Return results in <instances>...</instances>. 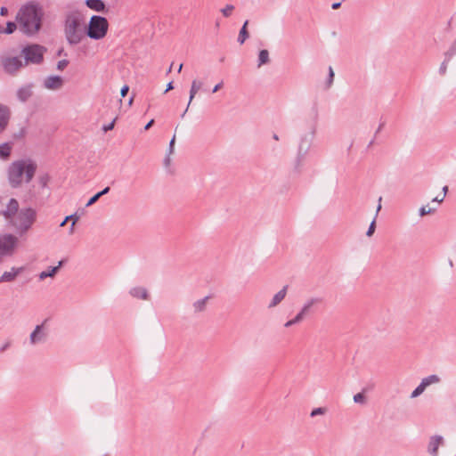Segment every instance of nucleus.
Returning a JSON list of instances; mask_svg holds the SVG:
<instances>
[{"mask_svg":"<svg viewBox=\"0 0 456 456\" xmlns=\"http://www.w3.org/2000/svg\"><path fill=\"white\" fill-rule=\"evenodd\" d=\"M2 215L8 224L17 232L18 234L27 233L34 225L37 220L35 208L27 207L20 208L16 199H10Z\"/></svg>","mask_w":456,"mask_h":456,"instance_id":"1","label":"nucleus"},{"mask_svg":"<svg viewBox=\"0 0 456 456\" xmlns=\"http://www.w3.org/2000/svg\"><path fill=\"white\" fill-rule=\"evenodd\" d=\"M15 20L22 28H41L45 25L44 7L38 1H28L20 7Z\"/></svg>","mask_w":456,"mask_h":456,"instance_id":"2","label":"nucleus"},{"mask_svg":"<svg viewBox=\"0 0 456 456\" xmlns=\"http://www.w3.org/2000/svg\"><path fill=\"white\" fill-rule=\"evenodd\" d=\"M37 166L31 159H20L12 161L7 168V179L12 188H19L33 179Z\"/></svg>","mask_w":456,"mask_h":456,"instance_id":"3","label":"nucleus"},{"mask_svg":"<svg viewBox=\"0 0 456 456\" xmlns=\"http://www.w3.org/2000/svg\"><path fill=\"white\" fill-rule=\"evenodd\" d=\"M19 245V239L17 236L6 233L0 236V263L4 257L12 256Z\"/></svg>","mask_w":456,"mask_h":456,"instance_id":"4","label":"nucleus"},{"mask_svg":"<svg viewBox=\"0 0 456 456\" xmlns=\"http://www.w3.org/2000/svg\"><path fill=\"white\" fill-rule=\"evenodd\" d=\"M46 49L39 45H29L21 50V54L25 59V64H40L44 59V53Z\"/></svg>","mask_w":456,"mask_h":456,"instance_id":"5","label":"nucleus"},{"mask_svg":"<svg viewBox=\"0 0 456 456\" xmlns=\"http://www.w3.org/2000/svg\"><path fill=\"white\" fill-rule=\"evenodd\" d=\"M315 135V130L313 129L309 134H305L300 137L298 148H297V167L301 166L304 159L307 155L312 143L313 140Z\"/></svg>","mask_w":456,"mask_h":456,"instance_id":"6","label":"nucleus"},{"mask_svg":"<svg viewBox=\"0 0 456 456\" xmlns=\"http://www.w3.org/2000/svg\"><path fill=\"white\" fill-rule=\"evenodd\" d=\"M45 322L35 327L28 338L29 345L32 346L45 344L49 337V330L45 325Z\"/></svg>","mask_w":456,"mask_h":456,"instance_id":"7","label":"nucleus"},{"mask_svg":"<svg viewBox=\"0 0 456 456\" xmlns=\"http://www.w3.org/2000/svg\"><path fill=\"white\" fill-rule=\"evenodd\" d=\"M66 28H86V18L77 11L69 12L65 20Z\"/></svg>","mask_w":456,"mask_h":456,"instance_id":"8","label":"nucleus"},{"mask_svg":"<svg viewBox=\"0 0 456 456\" xmlns=\"http://www.w3.org/2000/svg\"><path fill=\"white\" fill-rule=\"evenodd\" d=\"M2 67L7 74L14 75L22 66L23 62L20 57H3L1 60Z\"/></svg>","mask_w":456,"mask_h":456,"instance_id":"9","label":"nucleus"},{"mask_svg":"<svg viewBox=\"0 0 456 456\" xmlns=\"http://www.w3.org/2000/svg\"><path fill=\"white\" fill-rule=\"evenodd\" d=\"M444 444V439L440 435L430 436L427 446V451L430 456H438L439 447Z\"/></svg>","mask_w":456,"mask_h":456,"instance_id":"10","label":"nucleus"},{"mask_svg":"<svg viewBox=\"0 0 456 456\" xmlns=\"http://www.w3.org/2000/svg\"><path fill=\"white\" fill-rule=\"evenodd\" d=\"M63 86V79L60 76H49L44 80V86L49 90H58Z\"/></svg>","mask_w":456,"mask_h":456,"instance_id":"11","label":"nucleus"},{"mask_svg":"<svg viewBox=\"0 0 456 456\" xmlns=\"http://www.w3.org/2000/svg\"><path fill=\"white\" fill-rule=\"evenodd\" d=\"M321 303V297H311L305 302L304 305L302 306L298 314L301 315L303 319H305V317L312 312L313 307Z\"/></svg>","mask_w":456,"mask_h":456,"instance_id":"12","label":"nucleus"},{"mask_svg":"<svg viewBox=\"0 0 456 456\" xmlns=\"http://www.w3.org/2000/svg\"><path fill=\"white\" fill-rule=\"evenodd\" d=\"M108 20L104 17L94 15L86 28H108Z\"/></svg>","mask_w":456,"mask_h":456,"instance_id":"13","label":"nucleus"},{"mask_svg":"<svg viewBox=\"0 0 456 456\" xmlns=\"http://www.w3.org/2000/svg\"><path fill=\"white\" fill-rule=\"evenodd\" d=\"M86 37L84 30H66V38L70 45H77Z\"/></svg>","mask_w":456,"mask_h":456,"instance_id":"14","label":"nucleus"},{"mask_svg":"<svg viewBox=\"0 0 456 456\" xmlns=\"http://www.w3.org/2000/svg\"><path fill=\"white\" fill-rule=\"evenodd\" d=\"M129 295L134 298L142 300H148L150 297L148 289L141 286L131 288L129 290Z\"/></svg>","mask_w":456,"mask_h":456,"instance_id":"15","label":"nucleus"},{"mask_svg":"<svg viewBox=\"0 0 456 456\" xmlns=\"http://www.w3.org/2000/svg\"><path fill=\"white\" fill-rule=\"evenodd\" d=\"M454 54H456V38L450 49L445 53V60L442 62L439 68L440 75L444 76L446 73L447 62Z\"/></svg>","mask_w":456,"mask_h":456,"instance_id":"16","label":"nucleus"},{"mask_svg":"<svg viewBox=\"0 0 456 456\" xmlns=\"http://www.w3.org/2000/svg\"><path fill=\"white\" fill-rule=\"evenodd\" d=\"M23 272V267H12L11 271L4 272L0 277V282H11Z\"/></svg>","mask_w":456,"mask_h":456,"instance_id":"17","label":"nucleus"},{"mask_svg":"<svg viewBox=\"0 0 456 456\" xmlns=\"http://www.w3.org/2000/svg\"><path fill=\"white\" fill-rule=\"evenodd\" d=\"M10 118L9 108L0 103V133H2L7 126Z\"/></svg>","mask_w":456,"mask_h":456,"instance_id":"18","label":"nucleus"},{"mask_svg":"<svg viewBox=\"0 0 456 456\" xmlns=\"http://www.w3.org/2000/svg\"><path fill=\"white\" fill-rule=\"evenodd\" d=\"M288 286H284L280 291H278L271 302L268 305V308H273L278 305L286 297Z\"/></svg>","mask_w":456,"mask_h":456,"instance_id":"19","label":"nucleus"},{"mask_svg":"<svg viewBox=\"0 0 456 456\" xmlns=\"http://www.w3.org/2000/svg\"><path fill=\"white\" fill-rule=\"evenodd\" d=\"M210 297L207 296L203 298L198 299L192 303V309L194 314H200L207 309V305Z\"/></svg>","mask_w":456,"mask_h":456,"instance_id":"20","label":"nucleus"},{"mask_svg":"<svg viewBox=\"0 0 456 456\" xmlns=\"http://www.w3.org/2000/svg\"><path fill=\"white\" fill-rule=\"evenodd\" d=\"M31 95H32V86L31 85H27V86H21L17 91V97L22 102H26Z\"/></svg>","mask_w":456,"mask_h":456,"instance_id":"21","label":"nucleus"},{"mask_svg":"<svg viewBox=\"0 0 456 456\" xmlns=\"http://www.w3.org/2000/svg\"><path fill=\"white\" fill-rule=\"evenodd\" d=\"M62 261H60L57 266L49 267L48 270L41 272L38 275L39 280L43 281L48 277H54L55 274L58 273L60 267L62 265Z\"/></svg>","mask_w":456,"mask_h":456,"instance_id":"22","label":"nucleus"},{"mask_svg":"<svg viewBox=\"0 0 456 456\" xmlns=\"http://www.w3.org/2000/svg\"><path fill=\"white\" fill-rule=\"evenodd\" d=\"M203 83L200 80L194 79L191 82V89H190V98L188 102V107H190L191 102L194 99L195 95L202 88Z\"/></svg>","mask_w":456,"mask_h":456,"instance_id":"23","label":"nucleus"},{"mask_svg":"<svg viewBox=\"0 0 456 456\" xmlns=\"http://www.w3.org/2000/svg\"><path fill=\"white\" fill-rule=\"evenodd\" d=\"M441 382V378L436 374H432L423 378L420 381V384L426 388L431 385L439 384Z\"/></svg>","mask_w":456,"mask_h":456,"instance_id":"24","label":"nucleus"},{"mask_svg":"<svg viewBox=\"0 0 456 456\" xmlns=\"http://www.w3.org/2000/svg\"><path fill=\"white\" fill-rule=\"evenodd\" d=\"M86 5L96 12H101L104 9L105 4L102 0H86Z\"/></svg>","mask_w":456,"mask_h":456,"instance_id":"25","label":"nucleus"},{"mask_svg":"<svg viewBox=\"0 0 456 456\" xmlns=\"http://www.w3.org/2000/svg\"><path fill=\"white\" fill-rule=\"evenodd\" d=\"M12 151V143L4 142L0 144V158L2 159H7Z\"/></svg>","mask_w":456,"mask_h":456,"instance_id":"26","label":"nucleus"},{"mask_svg":"<svg viewBox=\"0 0 456 456\" xmlns=\"http://www.w3.org/2000/svg\"><path fill=\"white\" fill-rule=\"evenodd\" d=\"M86 37H88L92 39H101L106 36L108 30H84Z\"/></svg>","mask_w":456,"mask_h":456,"instance_id":"27","label":"nucleus"},{"mask_svg":"<svg viewBox=\"0 0 456 456\" xmlns=\"http://www.w3.org/2000/svg\"><path fill=\"white\" fill-rule=\"evenodd\" d=\"M328 71H329L328 77L325 80L324 86H323V88L325 90H329L333 86L334 77H335V73H334V70L331 66L329 67Z\"/></svg>","mask_w":456,"mask_h":456,"instance_id":"28","label":"nucleus"},{"mask_svg":"<svg viewBox=\"0 0 456 456\" xmlns=\"http://www.w3.org/2000/svg\"><path fill=\"white\" fill-rule=\"evenodd\" d=\"M269 53L267 50H261L258 54L257 67H261L269 62Z\"/></svg>","mask_w":456,"mask_h":456,"instance_id":"29","label":"nucleus"},{"mask_svg":"<svg viewBox=\"0 0 456 456\" xmlns=\"http://www.w3.org/2000/svg\"><path fill=\"white\" fill-rule=\"evenodd\" d=\"M426 390V387H423L420 383L419 385L411 392L410 397L411 399L413 398H417L418 396H419L420 395H422L424 393V391Z\"/></svg>","mask_w":456,"mask_h":456,"instance_id":"30","label":"nucleus"},{"mask_svg":"<svg viewBox=\"0 0 456 456\" xmlns=\"http://www.w3.org/2000/svg\"><path fill=\"white\" fill-rule=\"evenodd\" d=\"M304 319L301 317V315L297 313V314L291 320L288 321L285 324H284V327L286 328H289L291 327L292 325H295V324H297L299 323L300 322H302Z\"/></svg>","mask_w":456,"mask_h":456,"instance_id":"31","label":"nucleus"},{"mask_svg":"<svg viewBox=\"0 0 456 456\" xmlns=\"http://www.w3.org/2000/svg\"><path fill=\"white\" fill-rule=\"evenodd\" d=\"M328 411L327 408L325 407H318V408H314L311 413H310V416L312 418L314 417H316V416H319V415H324L326 414Z\"/></svg>","mask_w":456,"mask_h":456,"instance_id":"32","label":"nucleus"},{"mask_svg":"<svg viewBox=\"0 0 456 456\" xmlns=\"http://www.w3.org/2000/svg\"><path fill=\"white\" fill-rule=\"evenodd\" d=\"M353 399L355 403L364 404L366 403V397L363 393L354 395Z\"/></svg>","mask_w":456,"mask_h":456,"instance_id":"33","label":"nucleus"},{"mask_svg":"<svg viewBox=\"0 0 456 456\" xmlns=\"http://www.w3.org/2000/svg\"><path fill=\"white\" fill-rule=\"evenodd\" d=\"M248 30H240V35L238 37V42L242 45L247 38H248Z\"/></svg>","mask_w":456,"mask_h":456,"instance_id":"34","label":"nucleus"},{"mask_svg":"<svg viewBox=\"0 0 456 456\" xmlns=\"http://www.w3.org/2000/svg\"><path fill=\"white\" fill-rule=\"evenodd\" d=\"M234 10V6L232 4H227L225 7H224L221 12L224 16L229 17Z\"/></svg>","mask_w":456,"mask_h":456,"instance_id":"35","label":"nucleus"},{"mask_svg":"<svg viewBox=\"0 0 456 456\" xmlns=\"http://www.w3.org/2000/svg\"><path fill=\"white\" fill-rule=\"evenodd\" d=\"M435 211L434 208H428L426 206H422L419 209V216H424L426 215H429L431 213H433Z\"/></svg>","mask_w":456,"mask_h":456,"instance_id":"36","label":"nucleus"},{"mask_svg":"<svg viewBox=\"0 0 456 456\" xmlns=\"http://www.w3.org/2000/svg\"><path fill=\"white\" fill-rule=\"evenodd\" d=\"M375 229H376V216L374 217V219L371 221L368 230H367V232H366V235L368 237H371L375 232Z\"/></svg>","mask_w":456,"mask_h":456,"instance_id":"37","label":"nucleus"},{"mask_svg":"<svg viewBox=\"0 0 456 456\" xmlns=\"http://www.w3.org/2000/svg\"><path fill=\"white\" fill-rule=\"evenodd\" d=\"M48 182H49V176L47 175H42L39 177V183L43 188L47 186Z\"/></svg>","mask_w":456,"mask_h":456,"instance_id":"38","label":"nucleus"},{"mask_svg":"<svg viewBox=\"0 0 456 456\" xmlns=\"http://www.w3.org/2000/svg\"><path fill=\"white\" fill-rule=\"evenodd\" d=\"M68 64H69L68 60L59 61L57 63V69L63 70L68 66Z\"/></svg>","mask_w":456,"mask_h":456,"instance_id":"39","label":"nucleus"},{"mask_svg":"<svg viewBox=\"0 0 456 456\" xmlns=\"http://www.w3.org/2000/svg\"><path fill=\"white\" fill-rule=\"evenodd\" d=\"M79 220V216L77 213L67 216L65 217V221H72V223H77Z\"/></svg>","mask_w":456,"mask_h":456,"instance_id":"40","label":"nucleus"},{"mask_svg":"<svg viewBox=\"0 0 456 456\" xmlns=\"http://www.w3.org/2000/svg\"><path fill=\"white\" fill-rule=\"evenodd\" d=\"M100 199V197H98L97 193L94 194L92 198L89 199V200L87 201L86 203V207H89V206H92L93 204H94L98 200Z\"/></svg>","mask_w":456,"mask_h":456,"instance_id":"41","label":"nucleus"},{"mask_svg":"<svg viewBox=\"0 0 456 456\" xmlns=\"http://www.w3.org/2000/svg\"><path fill=\"white\" fill-rule=\"evenodd\" d=\"M175 142V135L173 136V138L171 139V141L169 142V147H168L169 154H172L174 152Z\"/></svg>","mask_w":456,"mask_h":456,"instance_id":"42","label":"nucleus"},{"mask_svg":"<svg viewBox=\"0 0 456 456\" xmlns=\"http://www.w3.org/2000/svg\"><path fill=\"white\" fill-rule=\"evenodd\" d=\"M114 124H115V120H113L112 122H110L108 125L103 126V127H102L103 131L108 132L110 130H112L114 127Z\"/></svg>","mask_w":456,"mask_h":456,"instance_id":"43","label":"nucleus"},{"mask_svg":"<svg viewBox=\"0 0 456 456\" xmlns=\"http://www.w3.org/2000/svg\"><path fill=\"white\" fill-rule=\"evenodd\" d=\"M128 91H129V86H126V85H125V86L121 88V90H120V94H121V96H122V97H125V96L127 94Z\"/></svg>","mask_w":456,"mask_h":456,"instance_id":"44","label":"nucleus"},{"mask_svg":"<svg viewBox=\"0 0 456 456\" xmlns=\"http://www.w3.org/2000/svg\"><path fill=\"white\" fill-rule=\"evenodd\" d=\"M223 86H224V82H223V81H220L218 84H216V85L214 86V88H213V90H212V93H213V94H214V93H216L218 90H220V89L223 87Z\"/></svg>","mask_w":456,"mask_h":456,"instance_id":"45","label":"nucleus"},{"mask_svg":"<svg viewBox=\"0 0 456 456\" xmlns=\"http://www.w3.org/2000/svg\"><path fill=\"white\" fill-rule=\"evenodd\" d=\"M109 191H110V187H106L102 191L97 192V195H98V197L101 198L102 196L107 194Z\"/></svg>","mask_w":456,"mask_h":456,"instance_id":"46","label":"nucleus"},{"mask_svg":"<svg viewBox=\"0 0 456 456\" xmlns=\"http://www.w3.org/2000/svg\"><path fill=\"white\" fill-rule=\"evenodd\" d=\"M17 22L12 21L7 22L6 28H17Z\"/></svg>","mask_w":456,"mask_h":456,"instance_id":"47","label":"nucleus"},{"mask_svg":"<svg viewBox=\"0 0 456 456\" xmlns=\"http://www.w3.org/2000/svg\"><path fill=\"white\" fill-rule=\"evenodd\" d=\"M444 196H441V197H440V196H436V198H434V199L432 200V201H433V202H438V203H441V202H443V201H444Z\"/></svg>","mask_w":456,"mask_h":456,"instance_id":"48","label":"nucleus"},{"mask_svg":"<svg viewBox=\"0 0 456 456\" xmlns=\"http://www.w3.org/2000/svg\"><path fill=\"white\" fill-rule=\"evenodd\" d=\"M170 155L171 154L168 153L167 156L164 159V165L166 167H168L170 165Z\"/></svg>","mask_w":456,"mask_h":456,"instance_id":"49","label":"nucleus"},{"mask_svg":"<svg viewBox=\"0 0 456 456\" xmlns=\"http://www.w3.org/2000/svg\"><path fill=\"white\" fill-rule=\"evenodd\" d=\"M174 88V86H173V82H169L167 85V87H166V90H165V94L169 92L170 90H172Z\"/></svg>","mask_w":456,"mask_h":456,"instance_id":"50","label":"nucleus"},{"mask_svg":"<svg viewBox=\"0 0 456 456\" xmlns=\"http://www.w3.org/2000/svg\"><path fill=\"white\" fill-rule=\"evenodd\" d=\"M153 123H154V119L150 120V121L145 125L144 129H145V130L150 129V128L151 127V126L153 125Z\"/></svg>","mask_w":456,"mask_h":456,"instance_id":"51","label":"nucleus"},{"mask_svg":"<svg viewBox=\"0 0 456 456\" xmlns=\"http://www.w3.org/2000/svg\"><path fill=\"white\" fill-rule=\"evenodd\" d=\"M75 224H76V223H71V224H70V227H69V233L70 235L73 234L74 232H75Z\"/></svg>","mask_w":456,"mask_h":456,"instance_id":"52","label":"nucleus"},{"mask_svg":"<svg viewBox=\"0 0 456 456\" xmlns=\"http://www.w3.org/2000/svg\"><path fill=\"white\" fill-rule=\"evenodd\" d=\"M381 200H382V198H381V197H379V205H378V207H377L376 215H375V216H376V217H377V216H378V213H379V210L381 209V203H380V202H381Z\"/></svg>","mask_w":456,"mask_h":456,"instance_id":"53","label":"nucleus"},{"mask_svg":"<svg viewBox=\"0 0 456 456\" xmlns=\"http://www.w3.org/2000/svg\"><path fill=\"white\" fill-rule=\"evenodd\" d=\"M384 125H385L384 123L379 124L378 129L376 130V134L379 133L382 130V128L384 127Z\"/></svg>","mask_w":456,"mask_h":456,"instance_id":"54","label":"nucleus"},{"mask_svg":"<svg viewBox=\"0 0 456 456\" xmlns=\"http://www.w3.org/2000/svg\"><path fill=\"white\" fill-rule=\"evenodd\" d=\"M341 5V3L338 2V3H334L332 4V9H337L338 8L339 6Z\"/></svg>","mask_w":456,"mask_h":456,"instance_id":"55","label":"nucleus"},{"mask_svg":"<svg viewBox=\"0 0 456 456\" xmlns=\"http://www.w3.org/2000/svg\"><path fill=\"white\" fill-rule=\"evenodd\" d=\"M447 191H448V187L447 186H444L443 187V195L444 197H445L446 193H447Z\"/></svg>","mask_w":456,"mask_h":456,"instance_id":"56","label":"nucleus"},{"mask_svg":"<svg viewBox=\"0 0 456 456\" xmlns=\"http://www.w3.org/2000/svg\"><path fill=\"white\" fill-rule=\"evenodd\" d=\"M6 13H7V8H5V7H2V8H1V14H2V15H5Z\"/></svg>","mask_w":456,"mask_h":456,"instance_id":"57","label":"nucleus"},{"mask_svg":"<svg viewBox=\"0 0 456 456\" xmlns=\"http://www.w3.org/2000/svg\"><path fill=\"white\" fill-rule=\"evenodd\" d=\"M248 26V20H246L244 24L242 25L241 28H247Z\"/></svg>","mask_w":456,"mask_h":456,"instance_id":"58","label":"nucleus"},{"mask_svg":"<svg viewBox=\"0 0 456 456\" xmlns=\"http://www.w3.org/2000/svg\"><path fill=\"white\" fill-rule=\"evenodd\" d=\"M69 221H65V218L63 219V221L60 224V226L61 227H63L66 225V224L68 223Z\"/></svg>","mask_w":456,"mask_h":456,"instance_id":"59","label":"nucleus"},{"mask_svg":"<svg viewBox=\"0 0 456 456\" xmlns=\"http://www.w3.org/2000/svg\"><path fill=\"white\" fill-rule=\"evenodd\" d=\"M14 30H0V32H4L5 34H12Z\"/></svg>","mask_w":456,"mask_h":456,"instance_id":"60","label":"nucleus"},{"mask_svg":"<svg viewBox=\"0 0 456 456\" xmlns=\"http://www.w3.org/2000/svg\"><path fill=\"white\" fill-rule=\"evenodd\" d=\"M188 109H189V107L187 106V107H186V109H185V110H184L183 112H182V115H181V117H182V118H183V117H184V115H185V114H186V112L188 111Z\"/></svg>","mask_w":456,"mask_h":456,"instance_id":"61","label":"nucleus"},{"mask_svg":"<svg viewBox=\"0 0 456 456\" xmlns=\"http://www.w3.org/2000/svg\"><path fill=\"white\" fill-rule=\"evenodd\" d=\"M25 31L27 32V35L30 36V35H32V32L34 30L28 29V30H25Z\"/></svg>","mask_w":456,"mask_h":456,"instance_id":"62","label":"nucleus"},{"mask_svg":"<svg viewBox=\"0 0 456 456\" xmlns=\"http://www.w3.org/2000/svg\"><path fill=\"white\" fill-rule=\"evenodd\" d=\"M273 138L276 141L279 140V136L276 134H273Z\"/></svg>","mask_w":456,"mask_h":456,"instance_id":"63","label":"nucleus"},{"mask_svg":"<svg viewBox=\"0 0 456 456\" xmlns=\"http://www.w3.org/2000/svg\"><path fill=\"white\" fill-rule=\"evenodd\" d=\"M62 53H63V50H62V49H61V50H59V51H58L57 55H58V56H60V55H61V54H62Z\"/></svg>","mask_w":456,"mask_h":456,"instance_id":"64","label":"nucleus"}]
</instances>
